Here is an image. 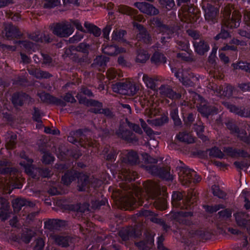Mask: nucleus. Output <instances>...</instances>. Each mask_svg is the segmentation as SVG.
Returning <instances> with one entry per match:
<instances>
[{"label": "nucleus", "instance_id": "obj_1", "mask_svg": "<svg viewBox=\"0 0 250 250\" xmlns=\"http://www.w3.org/2000/svg\"><path fill=\"white\" fill-rule=\"evenodd\" d=\"M77 180V189L79 191H85L89 184V176L83 172L70 170L63 174V185H69Z\"/></svg>", "mask_w": 250, "mask_h": 250}, {"label": "nucleus", "instance_id": "obj_2", "mask_svg": "<svg viewBox=\"0 0 250 250\" xmlns=\"http://www.w3.org/2000/svg\"><path fill=\"white\" fill-rule=\"evenodd\" d=\"M177 215L179 217V222L186 226L189 227L190 229H194L189 231V233L193 235L198 236L200 239L203 240L208 239L207 232L202 229H195L197 227V222L193 221L191 218L193 215V212L191 211H180L177 212Z\"/></svg>", "mask_w": 250, "mask_h": 250}, {"label": "nucleus", "instance_id": "obj_3", "mask_svg": "<svg viewBox=\"0 0 250 250\" xmlns=\"http://www.w3.org/2000/svg\"><path fill=\"white\" fill-rule=\"evenodd\" d=\"M62 227V220L56 219H48L44 222V228L48 229L50 232V237L54 241L55 243L62 247V235L58 231Z\"/></svg>", "mask_w": 250, "mask_h": 250}, {"label": "nucleus", "instance_id": "obj_4", "mask_svg": "<svg viewBox=\"0 0 250 250\" xmlns=\"http://www.w3.org/2000/svg\"><path fill=\"white\" fill-rule=\"evenodd\" d=\"M212 38L201 39L199 41H191L195 52L200 56H204L210 49L209 44L211 43Z\"/></svg>", "mask_w": 250, "mask_h": 250}, {"label": "nucleus", "instance_id": "obj_5", "mask_svg": "<svg viewBox=\"0 0 250 250\" xmlns=\"http://www.w3.org/2000/svg\"><path fill=\"white\" fill-rule=\"evenodd\" d=\"M226 125L227 128L232 133L237 134V138L244 143L250 144V137L248 136L247 133L245 130H241L239 127L232 121H228Z\"/></svg>", "mask_w": 250, "mask_h": 250}, {"label": "nucleus", "instance_id": "obj_6", "mask_svg": "<svg viewBox=\"0 0 250 250\" xmlns=\"http://www.w3.org/2000/svg\"><path fill=\"white\" fill-rule=\"evenodd\" d=\"M30 99V96L22 91L14 93L11 96V103L15 107L22 106Z\"/></svg>", "mask_w": 250, "mask_h": 250}, {"label": "nucleus", "instance_id": "obj_7", "mask_svg": "<svg viewBox=\"0 0 250 250\" xmlns=\"http://www.w3.org/2000/svg\"><path fill=\"white\" fill-rule=\"evenodd\" d=\"M155 25L156 27L162 29L163 32L160 40L162 43H165L168 42V40L172 38L174 33L173 30L168 25L164 24L161 20L156 19L155 21Z\"/></svg>", "mask_w": 250, "mask_h": 250}, {"label": "nucleus", "instance_id": "obj_8", "mask_svg": "<svg viewBox=\"0 0 250 250\" xmlns=\"http://www.w3.org/2000/svg\"><path fill=\"white\" fill-rule=\"evenodd\" d=\"M219 9L210 4H208L205 10V18L210 24H214L217 21Z\"/></svg>", "mask_w": 250, "mask_h": 250}, {"label": "nucleus", "instance_id": "obj_9", "mask_svg": "<svg viewBox=\"0 0 250 250\" xmlns=\"http://www.w3.org/2000/svg\"><path fill=\"white\" fill-rule=\"evenodd\" d=\"M83 136V129L80 128L74 131H71L67 137V140L78 147L79 146H83L82 137Z\"/></svg>", "mask_w": 250, "mask_h": 250}, {"label": "nucleus", "instance_id": "obj_10", "mask_svg": "<svg viewBox=\"0 0 250 250\" xmlns=\"http://www.w3.org/2000/svg\"><path fill=\"white\" fill-rule=\"evenodd\" d=\"M223 151L228 156L231 158H246L249 155L245 150L234 148L232 146L224 147Z\"/></svg>", "mask_w": 250, "mask_h": 250}, {"label": "nucleus", "instance_id": "obj_11", "mask_svg": "<svg viewBox=\"0 0 250 250\" xmlns=\"http://www.w3.org/2000/svg\"><path fill=\"white\" fill-rule=\"evenodd\" d=\"M136 6L143 13L148 15H156L159 10L152 4L146 2H136Z\"/></svg>", "mask_w": 250, "mask_h": 250}, {"label": "nucleus", "instance_id": "obj_12", "mask_svg": "<svg viewBox=\"0 0 250 250\" xmlns=\"http://www.w3.org/2000/svg\"><path fill=\"white\" fill-rule=\"evenodd\" d=\"M159 89L161 95L170 99L177 100L181 97V94L174 91L169 85L163 84Z\"/></svg>", "mask_w": 250, "mask_h": 250}, {"label": "nucleus", "instance_id": "obj_13", "mask_svg": "<svg viewBox=\"0 0 250 250\" xmlns=\"http://www.w3.org/2000/svg\"><path fill=\"white\" fill-rule=\"evenodd\" d=\"M116 134L119 137L129 143L137 142L138 141V138L133 133L127 129L120 128Z\"/></svg>", "mask_w": 250, "mask_h": 250}, {"label": "nucleus", "instance_id": "obj_14", "mask_svg": "<svg viewBox=\"0 0 250 250\" xmlns=\"http://www.w3.org/2000/svg\"><path fill=\"white\" fill-rule=\"evenodd\" d=\"M136 27L139 31L137 37L139 41L146 44L150 43L151 41V36L144 25L137 23Z\"/></svg>", "mask_w": 250, "mask_h": 250}, {"label": "nucleus", "instance_id": "obj_15", "mask_svg": "<svg viewBox=\"0 0 250 250\" xmlns=\"http://www.w3.org/2000/svg\"><path fill=\"white\" fill-rule=\"evenodd\" d=\"M89 204L87 203H77L76 204H70L66 205L63 204V211L68 209L77 213H83L86 211L89 210Z\"/></svg>", "mask_w": 250, "mask_h": 250}, {"label": "nucleus", "instance_id": "obj_16", "mask_svg": "<svg viewBox=\"0 0 250 250\" xmlns=\"http://www.w3.org/2000/svg\"><path fill=\"white\" fill-rule=\"evenodd\" d=\"M5 36L8 39H19L22 34L19 29L12 23L6 25L4 28Z\"/></svg>", "mask_w": 250, "mask_h": 250}, {"label": "nucleus", "instance_id": "obj_17", "mask_svg": "<svg viewBox=\"0 0 250 250\" xmlns=\"http://www.w3.org/2000/svg\"><path fill=\"white\" fill-rule=\"evenodd\" d=\"M40 97L42 102L48 104L55 105H62V100L59 99L48 93L43 92L41 93Z\"/></svg>", "mask_w": 250, "mask_h": 250}, {"label": "nucleus", "instance_id": "obj_18", "mask_svg": "<svg viewBox=\"0 0 250 250\" xmlns=\"http://www.w3.org/2000/svg\"><path fill=\"white\" fill-rule=\"evenodd\" d=\"M83 26V33H88L93 35L95 37H99L101 35V30L97 25L88 21H85Z\"/></svg>", "mask_w": 250, "mask_h": 250}, {"label": "nucleus", "instance_id": "obj_19", "mask_svg": "<svg viewBox=\"0 0 250 250\" xmlns=\"http://www.w3.org/2000/svg\"><path fill=\"white\" fill-rule=\"evenodd\" d=\"M139 160V157L137 152L133 150H129L123 158L124 163L131 166L138 164Z\"/></svg>", "mask_w": 250, "mask_h": 250}, {"label": "nucleus", "instance_id": "obj_20", "mask_svg": "<svg viewBox=\"0 0 250 250\" xmlns=\"http://www.w3.org/2000/svg\"><path fill=\"white\" fill-rule=\"evenodd\" d=\"M117 86L119 90H125L126 91L125 94L130 96L135 95L139 89L135 84L131 83H119Z\"/></svg>", "mask_w": 250, "mask_h": 250}, {"label": "nucleus", "instance_id": "obj_21", "mask_svg": "<svg viewBox=\"0 0 250 250\" xmlns=\"http://www.w3.org/2000/svg\"><path fill=\"white\" fill-rule=\"evenodd\" d=\"M118 152L114 148H110L109 147H105L102 151V154L104 159L109 162L114 163L117 158Z\"/></svg>", "mask_w": 250, "mask_h": 250}, {"label": "nucleus", "instance_id": "obj_22", "mask_svg": "<svg viewBox=\"0 0 250 250\" xmlns=\"http://www.w3.org/2000/svg\"><path fill=\"white\" fill-rule=\"evenodd\" d=\"M198 111L203 117L208 118L210 115L216 113V109L209 104H205L199 105L198 107Z\"/></svg>", "mask_w": 250, "mask_h": 250}, {"label": "nucleus", "instance_id": "obj_23", "mask_svg": "<svg viewBox=\"0 0 250 250\" xmlns=\"http://www.w3.org/2000/svg\"><path fill=\"white\" fill-rule=\"evenodd\" d=\"M24 159L25 160L21 161L20 165L24 168L25 172L27 175L31 176L34 174V166L32 164L33 160L26 156Z\"/></svg>", "mask_w": 250, "mask_h": 250}, {"label": "nucleus", "instance_id": "obj_24", "mask_svg": "<svg viewBox=\"0 0 250 250\" xmlns=\"http://www.w3.org/2000/svg\"><path fill=\"white\" fill-rule=\"evenodd\" d=\"M171 71L174 74L175 77L182 82L184 85L188 86H193L194 85V83L190 79L185 78L183 73L179 69H177L175 67H171Z\"/></svg>", "mask_w": 250, "mask_h": 250}, {"label": "nucleus", "instance_id": "obj_25", "mask_svg": "<svg viewBox=\"0 0 250 250\" xmlns=\"http://www.w3.org/2000/svg\"><path fill=\"white\" fill-rule=\"evenodd\" d=\"M69 155L74 160H77L81 156L82 154L80 150L76 147L66 150L63 146V162H64L65 159V155ZM66 168V165L63 163V170Z\"/></svg>", "mask_w": 250, "mask_h": 250}, {"label": "nucleus", "instance_id": "obj_26", "mask_svg": "<svg viewBox=\"0 0 250 250\" xmlns=\"http://www.w3.org/2000/svg\"><path fill=\"white\" fill-rule=\"evenodd\" d=\"M150 61L152 64L158 65L166 63L167 58L163 53L156 51L152 55Z\"/></svg>", "mask_w": 250, "mask_h": 250}, {"label": "nucleus", "instance_id": "obj_27", "mask_svg": "<svg viewBox=\"0 0 250 250\" xmlns=\"http://www.w3.org/2000/svg\"><path fill=\"white\" fill-rule=\"evenodd\" d=\"M138 205V203L134 197H129L126 199L124 203V208L125 210H133Z\"/></svg>", "mask_w": 250, "mask_h": 250}, {"label": "nucleus", "instance_id": "obj_28", "mask_svg": "<svg viewBox=\"0 0 250 250\" xmlns=\"http://www.w3.org/2000/svg\"><path fill=\"white\" fill-rule=\"evenodd\" d=\"M27 200L23 198H17L12 201V207L15 212H19L22 207L26 205Z\"/></svg>", "mask_w": 250, "mask_h": 250}, {"label": "nucleus", "instance_id": "obj_29", "mask_svg": "<svg viewBox=\"0 0 250 250\" xmlns=\"http://www.w3.org/2000/svg\"><path fill=\"white\" fill-rule=\"evenodd\" d=\"M50 28L55 35L62 38V22L53 23L50 25Z\"/></svg>", "mask_w": 250, "mask_h": 250}, {"label": "nucleus", "instance_id": "obj_30", "mask_svg": "<svg viewBox=\"0 0 250 250\" xmlns=\"http://www.w3.org/2000/svg\"><path fill=\"white\" fill-rule=\"evenodd\" d=\"M136 231L133 229H126L119 232V235L123 240H127L130 238L135 236Z\"/></svg>", "mask_w": 250, "mask_h": 250}, {"label": "nucleus", "instance_id": "obj_31", "mask_svg": "<svg viewBox=\"0 0 250 250\" xmlns=\"http://www.w3.org/2000/svg\"><path fill=\"white\" fill-rule=\"evenodd\" d=\"M209 155L211 157L217 158L219 159H223L224 158V153L221 150V149L217 147L214 146L209 149Z\"/></svg>", "mask_w": 250, "mask_h": 250}, {"label": "nucleus", "instance_id": "obj_32", "mask_svg": "<svg viewBox=\"0 0 250 250\" xmlns=\"http://www.w3.org/2000/svg\"><path fill=\"white\" fill-rule=\"evenodd\" d=\"M203 208L208 213H213L216 212L220 209H224L225 208V206L223 204L215 205L214 206H210L208 205H204Z\"/></svg>", "mask_w": 250, "mask_h": 250}, {"label": "nucleus", "instance_id": "obj_33", "mask_svg": "<svg viewBox=\"0 0 250 250\" xmlns=\"http://www.w3.org/2000/svg\"><path fill=\"white\" fill-rule=\"evenodd\" d=\"M194 129L195 131L196 132L197 135L201 139H203V138L206 136L203 134V132H204L205 126L203 125V124L201 122H199V124L196 123L194 124Z\"/></svg>", "mask_w": 250, "mask_h": 250}, {"label": "nucleus", "instance_id": "obj_34", "mask_svg": "<svg viewBox=\"0 0 250 250\" xmlns=\"http://www.w3.org/2000/svg\"><path fill=\"white\" fill-rule=\"evenodd\" d=\"M74 27L71 24H68L63 21V38H67L74 31Z\"/></svg>", "mask_w": 250, "mask_h": 250}, {"label": "nucleus", "instance_id": "obj_35", "mask_svg": "<svg viewBox=\"0 0 250 250\" xmlns=\"http://www.w3.org/2000/svg\"><path fill=\"white\" fill-rule=\"evenodd\" d=\"M229 37L230 34L229 30L224 27H222L220 32L214 37L213 40L218 41L220 39H226Z\"/></svg>", "mask_w": 250, "mask_h": 250}, {"label": "nucleus", "instance_id": "obj_36", "mask_svg": "<svg viewBox=\"0 0 250 250\" xmlns=\"http://www.w3.org/2000/svg\"><path fill=\"white\" fill-rule=\"evenodd\" d=\"M84 37L83 33L77 31L75 35L70 38L68 41L63 40V41L68 42L69 43H77L81 41Z\"/></svg>", "mask_w": 250, "mask_h": 250}, {"label": "nucleus", "instance_id": "obj_37", "mask_svg": "<svg viewBox=\"0 0 250 250\" xmlns=\"http://www.w3.org/2000/svg\"><path fill=\"white\" fill-rule=\"evenodd\" d=\"M143 80L146 86L151 89H154L156 88V83L155 80L147 75H144Z\"/></svg>", "mask_w": 250, "mask_h": 250}, {"label": "nucleus", "instance_id": "obj_38", "mask_svg": "<svg viewBox=\"0 0 250 250\" xmlns=\"http://www.w3.org/2000/svg\"><path fill=\"white\" fill-rule=\"evenodd\" d=\"M55 160L54 156L49 151H45L42 157V162L43 164L49 165Z\"/></svg>", "mask_w": 250, "mask_h": 250}, {"label": "nucleus", "instance_id": "obj_39", "mask_svg": "<svg viewBox=\"0 0 250 250\" xmlns=\"http://www.w3.org/2000/svg\"><path fill=\"white\" fill-rule=\"evenodd\" d=\"M196 117V113L191 112L184 116L183 120L187 125L190 126L195 121Z\"/></svg>", "mask_w": 250, "mask_h": 250}, {"label": "nucleus", "instance_id": "obj_40", "mask_svg": "<svg viewBox=\"0 0 250 250\" xmlns=\"http://www.w3.org/2000/svg\"><path fill=\"white\" fill-rule=\"evenodd\" d=\"M18 169L15 167H0V174L12 175L16 174Z\"/></svg>", "mask_w": 250, "mask_h": 250}, {"label": "nucleus", "instance_id": "obj_41", "mask_svg": "<svg viewBox=\"0 0 250 250\" xmlns=\"http://www.w3.org/2000/svg\"><path fill=\"white\" fill-rule=\"evenodd\" d=\"M212 193L214 196L220 199H224L226 198V193L220 189L218 186H214L212 187Z\"/></svg>", "mask_w": 250, "mask_h": 250}, {"label": "nucleus", "instance_id": "obj_42", "mask_svg": "<svg viewBox=\"0 0 250 250\" xmlns=\"http://www.w3.org/2000/svg\"><path fill=\"white\" fill-rule=\"evenodd\" d=\"M227 107L230 112L238 115L242 116L244 114L243 110L240 107L233 104H228Z\"/></svg>", "mask_w": 250, "mask_h": 250}, {"label": "nucleus", "instance_id": "obj_43", "mask_svg": "<svg viewBox=\"0 0 250 250\" xmlns=\"http://www.w3.org/2000/svg\"><path fill=\"white\" fill-rule=\"evenodd\" d=\"M149 59V56L147 53L145 52H139L135 59L136 62L137 63H144Z\"/></svg>", "mask_w": 250, "mask_h": 250}, {"label": "nucleus", "instance_id": "obj_44", "mask_svg": "<svg viewBox=\"0 0 250 250\" xmlns=\"http://www.w3.org/2000/svg\"><path fill=\"white\" fill-rule=\"evenodd\" d=\"M106 203H107V200L106 199L101 200H92L91 201L92 208L94 209H99L102 206L105 205Z\"/></svg>", "mask_w": 250, "mask_h": 250}, {"label": "nucleus", "instance_id": "obj_45", "mask_svg": "<svg viewBox=\"0 0 250 250\" xmlns=\"http://www.w3.org/2000/svg\"><path fill=\"white\" fill-rule=\"evenodd\" d=\"M153 125L156 126H161L168 122V118L167 116H161L153 120Z\"/></svg>", "mask_w": 250, "mask_h": 250}, {"label": "nucleus", "instance_id": "obj_46", "mask_svg": "<svg viewBox=\"0 0 250 250\" xmlns=\"http://www.w3.org/2000/svg\"><path fill=\"white\" fill-rule=\"evenodd\" d=\"M108 61V58L103 55L97 56L94 60L95 63L100 66L105 65Z\"/></svg>", "mask_w": 250, "mask_h": 250}, {"label": "nucleus", "instance_id": "obj_47", "mask_svg": "<svg viewBox=\"0 0 250 250\" xmlns=\"http://www.w3.org/2000/svg\"><path fill=\"white\" fill-rule=\"evenodd\" d=\"M75 238L69 236H64L63 232V248H67L69 246L74 245Z\"/></svg>", "mask_w": 250, "mask_h": 250}, {"label": "nucleus", "instance_id": "obj_48", "mask_svg": "<svg viewBox=\"0 0 250 250\" xmlns=\"http://www.w3.org/2000/svg\"><path fill=\"white\" fill-rule=\"evenodd\" d=\"M89 47L90 45L89 44L85 42H83L79 44V45L76 47V50L77 51L83 53H88Z\"/></svg>", "mask_w": 250, "mask_h": 250}, {"label": "nucleus", "instance_id": "obj_49", "mask_svg": "<svg viewBox=\"0 0 250 250\" xmlns=\"http://www.w3.org/2000/svg\"><path fill=\"white\" fill-rule=\"evenodd\" d=\"M170 116L174 122L175 126H179L182 125V122L180 119L177 111L174 110L170 113Z\"/></svg>", "mask_w": 250, "mask_h": 250}, {"label": "nucleus", "instance_id": "obj_50", "mask_svg": "<svg viewBox=\"0 0 250 250\" xmlns=\"http://www.w3.org/2000/svg\"><path fill=\"white\" fill-rule=\"evenodd\" d=\"M188 134L186 132H180L176 135V138L179 141L184 143H190L188 140Z\"/></svg>", "mask_w": 250, "mask_h": 250}, {"label": "nucleus", "instance_id": "obj_51", "mask_svg": "<svg viewBox=\"0 0 250 250\" xmlns=\"http://www.w3.org/2000/svg\"><path fill=\"white\" fill-rule=\"evenodd\" d=\"M105 50H109L111 49L112 51L111 52H108L107 51H105L104 52L105 54H106L109 56H115L119 54L120 51V48L116 45H111L110 46H108L105 48Z\"/></svg>", "mask_w": 250, "mask_h": 250}, {"label": "nucleus", "instance_id": "obj_52", "mask_svg": "<svg viewBox=\"0 0 250 250\" xmlns=\"http://www.w3.org/2000/svg\"><path fill=\"white\" fill-rule=\"evenodd\" d=\"M33 109L34 112L32 114L33 120L37 123L41 122L42 115L40 110L38 107H37L36 106L34 107Z\"/></svg>", "mask_w": 250, "mask_h": 250}, {"label": "nucleus", "instance_id": "obj_53", "mask_svg": "<svg viewBox=\"0 0 250 250\" xmlns=\"http://www.w3.org/2000/svg\"><path fill=\"white\" fill-rule=\"evenodd\" d=\"M233 90L234 88L232 85L227 84L223 90V95L225 97L230 98L232 96Z\"/></svg>", "mask_w": 250, "mask_h": 250}, {"label": "nucleus", "instance_id": "obj_54", "mask_svg": "<svg viewBox=\"0 0 250 250\" xmlns=\"http://www.w3.org/2000/svg\"><path fill=\"white\" fill-rule=\"evenodd\" d=\"M125 34V30H121L119 31L114 30L112 34V39L115 41L121 40Z\"/></svg>", "mask_w": 250, "mask_h": 250}, {"label": "nucleus", "instance_id": "obj_55", "mask_svg": "<svg viewBox=\"0 0 250 250\" xmlns=\"http://www.w3.org/2000/svg\"><path fill=\"white\" fill-rule=\"evenodd\" d=\"M127 125L130 128H131L135 133L139 135H142L143 134V131L138 124L129 122H128Z\"/></svg>", "mask_w": 250, "mask_h": 250}, {"label": "nucleus", "instance_id": "obj_56", "mask_svg": "<svg viewBox=\"0 0 250 250\" xmlns=\"http://www.w3.org/2000/svg\"><path fill=\"white\" fill-rule=\"evenodd\" d=\"M170 176V172L164 167H160L157 176L163 179H167Z\"/></svg>", "mask_w": 250, "mask_h": 250}, {"label": "nucleus", "instance_id": "obj_57", "mask_svg": "<svg viewBox=\"0 0 250 250\" xmlns=\"http://www.w3.org/2000/svg\"><path fill=\"white\" fill-rule=\"evenodd\" d=\"M179 49L188 52L189 48V43L186 41H179L177 43Z\"/></svg>", "mask_w": 250, "mask_h": 250}, {"label": "nucleus", "instance_id": "obj_58", "mask_svg": "<svg viewBox=\"0 0 250 250\" xmlns=\"http://www.w3.org/2000/svg\"><path fill=\"white\" fill-rule=\"evenodd\" d=\"M181 171L187 176L192 177L193 175H196V172L192 169L186 166L181 167Z\"/></svg>", "mask_w": 250, "mask_h": 250}, {"label": "nucleus", "instance_id": "obj_59", "mask_svg": "<svg viewBox=\"0 0 250 250\" xmlns=\"http://www.w3.org/2000/svg\"><path fill=\"white\" fill-rule=\"evenodd\" d=\"M187 33L193 39L192 41H198L200 39H201L199 33L196 30L188 29L187 30Z\"/></svg>", "mask_w": 250, "mask_h": 250}, {"label": "nucleus", "instance_id": "obj_60", "mask_svg": "<svg viewBox=\"0 0 250 250\" xmlns=\"http://www.w3.org/2000/svg\"><path fill=\"white\" fill-rule=\"evenodd\" d=\"M60 1L58 0H45L44 7L45 8H52L57 6Z\"/></svg>", "mask_w": 250, "mask_h": 250}, {"label": "nucleus", "instance_id": "obj_61", "mask_svg": "<svg viewBox=\"0 0 250 250\" xmlns=\"http://www.w3.org/2000/svg\"><path fill=\"white\" fill-rule=\"evenodd\" d=\"M35 76L37 78H50L51 77V75L48 72L39 70L37 72H35Z\"/></svg>", "mask_w": 250, "mask_h": 250}, {"label": "nucleus", "instance_id": "obj_62", "mask_svg": "<svg viewBox=\"0 0 250 250\" xmlns=\"http://www.w3.org/2000/svg\"><path fill=\"white\" fill-rule=\"evenodd\" d=\"M239 69L250 73V62H240L238 64Z\"/></svg>", "mask_w": 250, "mask_h": 250}, {"label": "nucleus", "instance_id": "obj_63", "mask_svg": "<svg viewBox=\"0 0 250 250\" xmlns=\"http://www.w3.org/2000/svg\"><path fill=\"white\" fill-rule=\"evenodd\" d=\"M221 50L224 51H231L234 53L235 55H237V48L236 46L232 44H226L224 46L221 47L220 49Z\"/></svg>", "mask_w": 250, "mask_h": 250}, {"label": "nucleus", "instance_id": "obj_64", "mask_svg": "<svg viewBox=\"0 0 250 250\" xmlns=\"http://www.w3.org/2000/svg\"><path fill=\"white\" fill-rule=\"evenodd\" d=\"M44 242L42 238L38 239L36 245L33 248V250H44Z\"/></svg>", "mask_w": 250, "mask_h": 250}]
</instances>
